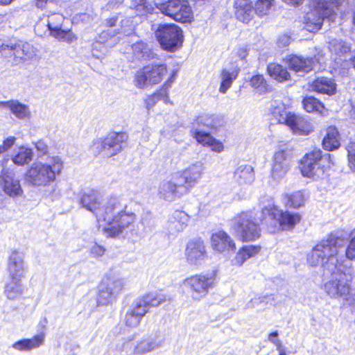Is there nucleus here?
Returning a JSON list of instances; mask_svg holds the SVG:
<instances>
[{
    "label": "nucleus",
    "mask_w": 355,
    "mask_h": 355,
    "mask_svg": "<svg viewBox=\"0 0 355 355\" xmlns=\"http://www.w3.org/2000/svg\"><path fill=\"white\" fill-rule=\"evenodd\" d=\"M189 193L187 187L183 183V179L176 173L162 181L158 187L159 198L170 202L180 199Z\"/></svg>",
    "instance_id": "f8f14e48"
},
{
    "label": "nucleus",
    "mask_w": 355,
    "mask_h": 355,
    "mask_svg": "<svg viewBox=\"0 0 355 355\" xmlns=\"http://www.w3.org/2000/svg\"><path fill=\"white\" fill-rule=\"evenodd\" d=\"M204 171L203 164L196 162L182 172L177 173L183 179V183L187 187L189 191L201 178Z\"/></svg>",
    "instance_id": "4be33fe9"
},
{
    "label": "nucleus",
    "mask_w": 355,
    "mask_h": 355,
    "mask_svg": "<svg viewBox=\"0 0 355 355\" xmlns=\"http://www.w3.org/2000/svg\"><path fill=\"white\" fill-rule=\"evenodd\" d=\"M268 74L279 82H284L290 78V73L286 68L277 63H270L268 65Z\"/></svg>",
    "instance_id": "e433bc0d"
},
{
    "label": "nucleus",
    "mask_w": 355,
    "mask_h": 355,
    "mask_svg": "<svg viewBox=\"0 0 355 355\" xmlns=\"http://www.w3.org/2000/svg\"><path fill=\"white\" fill-rule=\"evenodd\" d=\"M33 158V151L31 148L21 146L17 154L13 157L12 161L15 164L24 165L29 163Z\"/></svg>",
    "instance_id": "58836bf2"
},
{
    "label": "nucleus",
    "mask_w": 355,
    "mask_h": 355,
    "mask_svg": "<svg viewBox=\"0 0 355 355\" xmlns=\"http://www.w3.org/2000/svg\"><path fill=\"white\" fill-rule=\"evenodd\" d=\"M348 166L351 170L355 171V141L349 142L347 146Z\"/></svg>",
    "instance_id": "5fc2aeb1"
},
{
    "label": "nucleus",
    "mask_w": 355,
    "mask_h": 355,
    "mask_svg": "<svg viewBox=\"0 0 355 355\" xmlns=\"http://www.w3.org/2000/svg\"><path fill=\"white\" fill-rule=\"evenodd\" d=\"M279 334L277 331H273L270 333L268 335V340L271 342L272 343L275 344L277 340L279 339L277 338Z\"/></svg>",
    "instance_id": "774afa93"
},
{
    "label": "nucleus",
    "mask_w": 355,
    "mask_h": 355,
    "mask_svg": "<svg viewBox=\"0 0 355 355\" xmlns=\"http://www.w3.org/2000/svg\"><path fill=\"white\" fill-rule=\"evenodd\" d=\"M116 34L115 33V31L113 33H110L109 31H103L99 35L98 39L100 42H106L110 37L115 36Z\"/></svg>",
    "instance_id": "e2e57ef3"
},
{
    "label": "nucleus",
    "mask_w": 355,
    "mask_h": 355,
    "mask_svg": "<svg viewBox=\"0 0 355 355\" xmlns=\"http://www.w3.org/2000/svg\"><path fill=\"white\" fill-rule=\"evenodd\" d=\"M165 301V295L156 292L149 293L137 298L125 313V325L132 328L137 327L150 308L157 306Z\"/></svg>",
    "instance_id": "39448f33"
},
{
    "label": "nucleus",
    "mask_w": 355,
    "mask_h": 355,
    "mask_svg": "<svg viewBox=\"0 0 355 355\" xmlns=\"http://www.w3.org/2000/svg\"><path fill=\"white\" fill-rule=\"evenodd\" d=\"M340 145V136L338 130L334 126L329 127L322 140L323 148L330 151L337 149Z\"/></svg>",
    "instance_id": "473e14b6"
},
{
    "label": "nucleus",
    "mask_w": 355,
    "mask_h": 355,
    "mask_svg": "<svg viewBox=\"0 0 355 355\" xmlns=\"http://www.w3.org/2000/svg\"><path fill=\"white\" fill-rule=\"evenodd\" d=\"M260 247L257 245L244 246L239 250L233 260L234 264L241 266L248 259L259 253Z\"/></svg>",
    "instance_id": "f704fd0d"
},
{
    "label": "nucleus",
    "mask_w": 355,
    "mask_h": 355,
    "mask_svg": "<svg viewBox=\"0 0 355 355\" xmlns=\"http://www.w3.org/2000/svg\"><path fill=\"white\" fill-rule=\"evenodd\" d=\"M234 179L240 185L251 184L255 179L253 167L248 164L239 166L234 173Z\"/></svg>",
    "instance_id": "cd10ccee"
},
{
    "label": "nucleus",
    "mask_w": 355,
    "mask_h": 355,
    "mask_svg": "<svg viewBox=\"0 0 355 355\" xmlns=\"http://www.w3.org/2000/svg\"><path fill=\"white\" fill-rule=\"evenodd\" d=\"M213 284L211 277L200 274L186 278L182 285L193 300L200 301L207 295Z\"/></svg>",
    "instance_id": "ddd939ff"
},
{
    "label": "nucleus",
    "mask_w": 355,
    "mask_h": 355,
    "mask_svg": "<svg viewBox=\"0 0 355 355\" xmlns=\"http://www.w3.org/2000/svg\"><path fill=\"white\" fill-rule=\"evenodd\" d=\"M212 248L219 252H234L236 245L234 240L224 231H218L211 238Z\"/></svg>",
    "instance_id": "5701e85b"
},
{
    "label": "nucleus",
    "mask_w": 355,
    "mask_h": 355,
    "mask_svg": "<svg viewBox=\"0 0 355 355\" xmlns=\"http://www.w3.org/2000/svg\"><path fill=\"white\" fill-rule=\"evenodd\" d=\"M274 297L272 295H263L259 297L251 299L245 305V309H254L261 304H267L270 301H273Z\"/></svg>",
    "instance_id": "603ef678"
},
{
    "label": "nucleus",
    "mask_w": 355,
    "mask_h": 355,
    "mask_svg": "<svg viewBox=\"0 0 355 355\" xmlns=\"http://www.w3.org/2000/svg\"><path fill=\"white\" fill-rule=\"evenodd\" d=\"M346 257L349 260H355V235L351 238L345 250Z\"/></svg>",
    "instance_id": "6e6d98bb"
},
{
    "label": "nucleus",
    "mask_w": 355,
    "mask_h": 355,
    "mask_svg": "<svg viewBox=\"0 0 355 355\" xmlns=\"http://www.w3.org/2000/svg\"><path fill=\"white\" fill-rule=\"evenodd\" d=\"M51 35L54 37L63 40L68 43H71L77 40V36L71 31H64L62 28H59L52 33Z\"/></svg>",
    "instance_id": "de8ad7c7"
},
{
    "label": "nucleus",
    "mask_w": 355,
    "mask_h": 355,
    "mask_svg": "<svg viewBox=\"0 0 355 355\" xmlns=\"http://www.w3.org/2000/svg\"><path fill=\"white\" fill-rule=\"evenodd\" d=\"M311 88L318 93L331 95L336 91V83L331 78L320 77L311 83Z\"/></svg>",
    "instance_id": "7c9ffc66"
},
{
    "label": "nucleus",
    "mask_w": 355,
    "mask_h": 355,
    "mask_svg": "<svg viewBox=\"0 0 355 355\" xmlns=\"http://www.w3.org/2000/svg\"><path fill=\"white\" fill-rule=\"evenodd\" d=\"M340 0H309L310 10L304 17L305 27L309 32L320 29L324 18L335 14Z\"/></svg>",
    "instance_id": "20e7f679"
},
{
    "label": "nucleus",
    "mask_w": 355,
    "mask_h": 355,
    "mask_svg": "<svg viewBox=\"0 0 355 355\" xmlns=\"http://www.w3.org/2000/svg\"><path fill=\"white\" fill-rule=\"evenodd\" d=\"M236 54L237 55L241 58V59H244L246 58V56L248 55V49L247 48L246 46H239L238 49H237V51H236Z\"/></svg>",
    "instance_id": "69168bd1"
},
{
    "label": "nucleus",
    "mask_w": 355,
    "mask_h": 355,
    "mask_svg": "<svg viewBox=\"0 0 355 355\" xmlns=\"http://www.w3.org/2000/svg\"><path fill=\"white\" fill-rule=\"evenodd\" d=\"M234 6V15L238 20L248 24L253 18V6L249 0H236Z\"/></svg>",
    "instance_id": "a878e982"
},
{
    "label": "nucleus",
    "mask_w": 355,
    "mask_h": 355,
    "mask_svg": "<svg viewBox=\"0 0 355 355\" xmlns=\"http://www.w3.org/2000/svg\"><path fill=\"white\" fill-rule=\"evenodd\" d=\"M189 216L183 211H174L168 218L164 227L165 234L168 238H175L187 227Z\"/></svg>",
    "instance_id": "a211bd4d"
},
{
    "label": "nucleus",
    "mask_w": 355,
    "mask_h": 355,
    "mask_svg": "<svg viewBox=\"0 0 355 355\" xmlns=\"http://www.w3.org/2000/svg\"><path fill=\"white\" fill-rule=\"evenodd\" d=\"M176 72L175 71H173L171 77L166 81V83L163 85V88H162L159 92L154 94L153 96H150L146 100L147 107L153 106L156 100H162L164 102L167 103L169 101L168 95L167 93V89L171 87V84L175 79Z\"/></svg>",
    "instance_id": "2f4dec72"
},
{
    "label": "nucleus",
    "mask_w": 355,
    "mask_h": 355,
    "mask_svg": "<svg viewBox=\"0 0 355 355\" xmlns=\"http://www.w3.org/2000/svg\"><path fill=\"white\" fill-rule=\"evenodd\" d=\"M36 150L38 153V156L41 157L46 155L48 153L49 147L48 145L42 140H39L34 143Z\"/></svg>",
    "instance_id": "13d9d810"
},
{
    "label": "nucleus",
    "mask_w": 355,
    "mask_h": 355,
    "mask_svg": "<svg viewBox=\"0 0 355 355\" xmlns=\"http://www.w3.org/2000/svg\"><path fill=\"white\" fill-rule=\"evenodd\" d=\"M91 252L96 257H101L105 252V249L103 247L95 244L91 248Z\"/></svg>",
    "instance_id": "0e129e2a"
},
{
    "label": "nucleus",
    "mask_w": 355,
    "mask_h": 355,
    "mask_svg": "<svg viewBox=\"0 0 355 355\" xmlns=\"http://www.w3.org/2000/svg\"><path fill=\"white\" fill-rule=\"evenodd\" d=\"M3 109L9 110L13 115L21 120L28 119L31 116L29 106L17 100L0 101V110Z\"/></svg>",
    "instance_id": "b1692460"
},
{
    "label": "nucleus",
    "mask_w": 355,
    "mask_h": 355,
    "mask_svg": "<svg viewBox=\"0 0 355 355\" xmlns=\"http://www.w3.org/2000/svg\"><path fill=\"white\" fill-rule=\"evenodd\" d=\"M132 53L135 58L149 60L155 58V54L150 51L148 45L139 42L132 46Z\"/></svg>",
    "instance_id": "4c0bfd02"
},
{
    "label": "nucleus",
    "mask_w": 355,
    "mask_h": 355,
    "mask_svg": "<svg viewBox=\"0 0 355 355\" xmlns=\"http://www.w3.org/2000/svg\"><path fill=\"white\" fill-rule=\"evenodd\" d=\"M193 124L197 125V127L193 128H200L208 131L216 130L220 125V122L218 119L213 115H204L197 117Z\"/></svg>",
    "instance_id": "72a5a7b5"
},
{
    "label": "nucleus",
    "mask_w": 355,
    "mask_h": 355,
    "mask_svg": "<svg viewBox=\"0 0 355 355\" xmlns=\"http://www.w3.org/2000/svg\"><path fill=\"white\" fill-rule=\"evenodd\" d=\"M250 85L260 94L268 92V85L262 75L252 76L250 79Z\"/></svg>",
    "instance_id": "49530a36"
},
{
    "label": "nucleus",
    "mask_w": 355,
    "mask_h": 355,
    "mask_svg": "<svg viewBox=\"0 0 355 355\" xmlns=\"http://www.w3.org/2000/svg\"><path fill=\"white\" fill-rule=\"evenodd\" d=\"M128 136L123 132H111L104 139L95 141L92 146L94 154H102L110 157L120 153L127 140Z\"/></svg>",
    "instance_id": "9b49d317"
},
{
    "label": "nucleus",
    "mask_w": 355,
    "mask_h": 355,
    "mask_svg": "<svg viewBox=\"0 0 355 355\" xmlns=\"http://www.w3.org/2000/svg\"><path fill=\"white\" fill-rule=\"evenodd\" d=\"M334 164L329 153H323L315 149L306 153L301 160V171L304 177L314 180L322 179L326 172Z\"/></svg>",
    "instance_id": "423d86ee"
},
{
    "label": "nucleus",
    "mask_w": 355,
    "mask_h": 355,
    "mask_svg": "<svg viewBox=\"0 0 355 355\" xmlns=\"http://www.w3.org/2000/svg\"><path fill=\"white\" fill-rule=\"evenodd\" d=\"M343 306L348 308L351 313L355 312V288L352 287L349 289V293L345 297L342 298Z\"/></svg>",
    "instance_id": "864d4df0"
},
{
    "label": "nucleus",
    "mask_w": 355,
    "mask_h": 355,
    "mask_svg": "<svg viewBox=\"0 0 355 355\" xmlns=\"http://www.w3.org/2000/svg\"><path fill=\"white\" fill-rule=\"evenodd\" d=\"M272 3L270 0H258L254 9V14L257 13L259 16H263L268 13Z\"/></svg>",
    "instance_id": "8fccbe9b"
},
{
    "label": "nucleus",
    "mask_w": 355,
    "mask_h": 355,
    "mask_svg": "<svg viewBox=\"0 0 355 355\" xmlns=\"http://www.w3.org/2000/svg\"><path fill=\"white\" fill-rule=\"evenodd\" d=\"M130 7L135 9L139 15L150 13L154 10L153 6L146 0H132Z\"/></svg>",
    "instance_id": "c03bdc74"
},
{
    "label": "nucleus",
    "mask_w": 355,
    "mask_h": 355,
    "mask_svg": "<svg viewBox=\"0 0 355 355\" xmlns=\"http://www.w3.org/2000/svg\"><path fill=\"white\" fill-rule=\"evenodd\" d=\"M125 282L123 279L106 277L99 285L97 302L105 305L112 302L117 295L123 289Z\"/></svg>",
    "instance_id": "dca6fc26"
},
{
    "label": "nucleus",
    "mask_w": 355,
    "mask_h": 355,
    "mask_svg": "<svg viewBox=\"0 0 355 355\" xmlns=\"http://www.w3.org/2000/svg\"><path fill=\"white\" fill-rule=\"evenodd\" d=\"M290 156L291 150L288 148V147H279L275 153L272 162L283 165L285 164L287 165V167H289Z\"/></svg>",
    "instance_id": "a18cd8bd"
},
{
    "label": "nucleus",
    "mask_w": 355,
    "mask_h": 355,
    "mask_svg": "<svg viewBox=\"0 0 355 355\" xmlns=\"http://www.w3.org/2000/svg\"><path fill=\"white\" fill-rule=\"evenodd\" d=\"M167 73L164 64H151L138 71L135 75V85L143 88L148 85L157 84Z\"/></svg>",
    "instance_id": "2eb2a0df"
},
{
    "label": "nucleus",
    "mask_w": 355,
    "mask_h": 355,
    "mask_svg": "<svg viewBox=\"0 0 355 355\" xmlns=\"http://www.w3.org/2000/svg\"><path fill=\"white\" fill-rule=\"evenodd\" d=\"M64 168V162L60 156H49L45 162L31 164L26 173V181L36 187L47 186L55 180Z\"/></svg>",
    "instance_id": "7ed1b4c3"
},
{
    "label": "nucleus",
    "mask_w": 355,
    "mask_h": 355,
    "mask_svg": "<svg viewBox=\"0 0 355 355\" xmlns=\"http://www.w3.org/2000/svg\"><path fill=\"white\" fill-rule=\"evenodd\" d=\"M288 170L289 167H287V165L272 162L270 169L271 180L275 184L279 183L285 177Z\"/></svg>",
    "instance_id": "ea45409f"
},
{
    "label": "nucleus",
    "mask_w": 355,
    "mask_h": 355,
    "mask_svg": "<svg viewBox=\"0 0 355 355\" xmlns=\"http://www.w3.org/2000/svg\"><path fill=\"white\" fill-rule=\"evenodd\" d=\"M0 187L11 198L21 196L23 193L19 180L16 177L15 172L9 168H3L1 171Z\"/></svg>",
    "instance_id": "6ab92c4d"
},
{
    "label": "nucleus",
    "mask_w": 355,
    "mask_h": 355,
    "mask_svg": "<svg viewBox=\"0 0 355 355\" xmlns=\"http://www.w3.org/2000/svg\"><path fill=\"white\" fill-rule=\"evenodd\" d=\"M263 220L266 223H270L275 231L276 229L289 230L300 221L301 217L297 213L282 211L272 204H269L262 209Z\"/></svg>",
    "instance_id": "9d476101"
},
{
    "label": "nucleus",
    "mask_w": 355,
    "mask_h": 355,
    "mask_svg": "<svg viewBox=\"0 0 355 355\" xmlns=\"http://www.w3.org/2000/svg\"><path fill=\"white\" fill-rule=\"evenodd\" d=\"M191 133L196 141L204 146H208L214 139L209 132L200 128H192Z\"/></svg>",
    "instance_id": "79ce46f5"
},
{
    "label": "nucleus",
    "mask_w": 355,
    "mask_h": 355,
    "mask_svg": "<svg viewBox=\"0 0 355 355\" xmlns=\"http://www.w3.org/2000/svg\"><path fill=\"white\" fill-rule=\"evenodd\" d=\"M64 19V16L59 13H55L49 16L48 18L47 26L51 33L61 28Z\"/></svg>",
    "instance_id": "09e8293b"
},
{
    "label": "nucleus",
    "mask_w": 355,
    "mask_h": 355,
    "mask_svg": "<svg viewBox=\"0 0 355 355\" xmlns=\"http://www.w3.org/2000/svg\"><path fill=\"white\" fill-rule=\"evenodd\" d=\"M80 203L92 211L98 223L105 222L104 233L107 237L126 236L135 234L136 215L126 211V205L117 197H111L103 203L98 194L90 191L83 194Z\"/></svg>",
    "instance_id": "f03ea898"
},
{
    "label": "nucleus",
    "mask_w": 355,
    "mask_h": 355,
    "mask_svg": "<svg viewBox=\"0 0 355 355\" xmlns=\"http://www.w3.org/2000/svg\"><path fill=\"white\" fill-rule=\"evenodd\" d=\"M291 42L290 36L287 35H282L279 36L277 40V45L280 48H284L289 45Z\"/></svg>",
    "instance_id": "052dcab7"
},
{
    "label": "nucleus",
    "mask_w": 355,
    "mask_h": 355,
    "mask_svg": "<svg viewBox=\"0 0 355 355\" xmlns=\"http://www.w3.org/2000/svg\"><path fill=\"white\" fill-rule=\"evenodd\" d=\"M208 147H210L212 151L216 153H221L224 150L223 144L218 139L214 138L213 141L209 144Z\"/></svg>",
    "instance_id": "bf43d9fd"
},
{
    "label": "nucleus",
    "mask_w": 355,
    "mask_h": 355,
    "mask_svg": "<svg viewBox=\"0 0 355 355\" xmlns=\"http://www.w3.org/2000/svg\"><path fill=\"white\" fill-rule=\"evenodd\" d=\"M316 60L314 58H304L297 55H289L286 63L289 68L296 72H309L313 69Z\"/></svg>",
    "instance_id": "393cba45"
},
{
    "label": "nucleus",
    "mask_w": 355,
    "mask_h": 355,
    "mask_svg": "<svg viewBox=\"0 0 355 355\" xmlns=\"http://www.w3.org/2000/svg\"><path fill=\"white\" fill-rule=\"evenodd\" d=\"M156 39L162 48L168 51H175L183 42V31L174 24H160L153 25Z\"/></svg>",
    "instance_id": "1a4fd4ad"
},
{
    "label": "nucleus",
    "mask_w": 355,
    "mask_h": 355,
    "mask_svg": "<svg viewBox=\"0 0 355 355\" xmlns=\"http://www.w3.org/2000/svg\"><path fill=\"white\" fill-rule=\"evenodd\" d=\"M240 71V69L236 66L231 68H224L220 73V85L219 92L225 94L231 87L232 83L236 79Z\"/></svg>",
    "instance_id": "c85d7f7f"
},
{
    "label": "nucleus",
    "mask_w": 355,
    "mask_h": 355,
    "mask_svg": "<svg viewBox=\"0 0 355 355\" xmlns=\"http://www.w3.org/2000/svg\"><path fill=\"white\" fill-rule=\"evenodd\" d=\"M187 263L193 266L201 265L207 258V252L204 241L194 239L187 243L184 251Z\"/></svg>",
    "instance_id": "f3484780"
},
{
    "label": "nucleus",
    "mask_w": 355,
    "mask_h": 355,
    "mask_svg": "<svg viewBox=\"0 0 355 355\" xmlns=\"http://www.w3.org/2000/svg\"><path fill=\"white\" fill-rule=\"evenodd\" d=\"M26 286L21 279H9L6 283L3 293L9 300L19 299L25 292Z\"/></svg>",
    "instance_id": "bb28decb"
},
{
    "label": "nucleus",
    "mask_w": 355,
    "mask_h": 355,
    "mask_svg": "<svg viewBox=\"0 0 355 355\" xmlns=\"http://www.w3.org/2000/svg\"><path fill=\"white\" fill-rule=\"evenodd\" d=\"M133 31L132 20L130 17H124L120 20V28L115 31L116 34L129 35Z\"/></svg>",
    "instance_id": "3c124183"
},
{
    "label": "nucleus",
    "mask_w": 355,
    "mask_h": 355,
    "mask_svg": "<svg viewBox=\"0 0 355 355\" xmlns=\"http://www.w3.org/2000/svg\"><path fill=\"white\" fill-rule=\"evenodd\" d=\"M273 116L279 123L287 125L298 135H307L313 131L311 123L300 114L288 111L283 103H278L272 110Z\"/></svg>",
    "instance_id": "6e6552de"
},
{
    "label": "nucleus",
    "mask_w": 355,
    "mask_h": 355,
    "mask_svg": "<svg viewBox=\"0 0 355 355\" xmlns=\"http://www.w3.org/2000/svg\"><path fill=\"white\" fill-rule=\"evenodd\" d=\"M119 15H115L114 17H112L107 19L106 20V26L110 28L115 26L119 20Z\"/></svg>",
    "instance_id": "338daca9"
},
{
    "label": "nucleus",
    "mask_w": 355,
    "mask_h": 355,
    "mask_svg": "<svg viewBox=\"0 0 355 355\" xmlns=\"http://www.w3.org/2000/svg\"><path fill=\"white\" fill-rule=\"evenodd\" d=\"M7 270L9 279H23L27 272V267L21 252L12 250L8 257Z\"/></svg>",
    "instance_id": "aec40b11"
},
{
    "label": "nucleus",
    "mask_w": 355,
    "mask_h": 355,
    "mask_svg": "<svg viewBox=\"0 0 355 355\" xmlns=\"http://www.w3.org/2000/svg\"><path fill=\"white\" fill-rule=\"evenodd\" d=\"M232 228L239 239L253 241L261 235L259 224L253 211H242L232 220Z\"/></svg>",
    "instance_id": "0eeeda50"
},
{
    "label": "nucleus",
    "mask_w": 355,
    "mask_h": 355,
    "mask_svg": "<svg viewBox=\"0 0 355 355\" xmlns=\"http://www.w3.org/2000/svg\"><path fill=\"white\" fill-rule=\"evenodd\" d=\"M125 0H110L106 5L107 10H113L120 8Z\"/></svg>",
    "instance_id": "680f3d73"
},
{
    "label": "nucleus",
    "mask_w": 355,
    "mask_h": 355,
    "mask_svg": "<svg viewBox=\"0 0 355 355\" xmlns=\"http://www.w3.org/2000/svg\"><path fill=\"white\" fill-rule=\"evenodd\" d=\"M10 50L16 60H29L37 55V50L33 45L28 42L14 45L2 44L0 47L1 51Z\"/></svg>",
    "instance_id": "412c9836"
},
{
    "label": "nucleus",
    "mask_w": 355,
    "mask_h": 355,
    "mask_svg": "<svg viewBox=\"0 0 355 355\" xmlns=\"http://www.w3.org/2000/svg\"><path fill=\"white\" fill-rule=\"evenodd\" d=\"M284 200L287 207L297 208L304 205L305 198L302 191H299L291 195L286 194Z\"/></svg>",
    "instance_id": "a19ab883"
},
{
    "label": "nucleus",
    "mask_w": 355,
    "mask_h": 355,
    "mask_svg": "<svg viewBox=\"0 0 355 355\" xmlns=\"http://www.w3.org/2000/svg\"><path fill=\"white\" fill-rule=\"evenodd\" d=\"M16 138L15 137H8L3 140V144L0 145V155L11 148L15 144Z\"/></svg>",
    "instance_id": "4d7b16f0"
},
{
    "label": "nucleus",
    "mask_w": 355,
    "mask_h": 355,
    "mask_svg": "<svg viewBox=\"0 0 355 355\" xmlns=\"http://www.w3.org/2000/svg\"><path fill=\"white\" fill-rule=\"evenodd\" d=\"M162 340L157 334L144 336L141 340L133 341V338H128L123 343L122 350L133 355H144L162 346Z\"/></svg>",
    "instance_id": "4468645a"
},
{
    "label": "nucleus",
    "mask_w": 355,
    "mask_h": 355,
    "mask_svg": "<svg viewBox=\"0 0 355 355\" xmlns=\"http://www.w3.org/2000/svg\"><path fill=\"white\" fill-rule=\"evenodd\" d=\"M45 336L40 334L32 338H26L18 340L12 345V348L18 351H30L38 348L44 342Z\"/></svg>",
    "instance_id": "c756f323"
},
{
    "label": "nucleus",
    "mask_w": 355,
    "mask_h": 355,
    "mask_svg": "<svg viewBox=\"0 0 355 355\" xmlns=\"http://www.w3.org/2000/svg\"><path fill=\"white\" fill-rule=\"evenodd\" d=\"M345 243L343 237L331 234L326 239L316 244L306 257L310 266H320L324 274L331 275L322 288L324 293L332 300H342L352 287L351 266L347 267L338 254L339 250L344 246Z\"/></svg>",
    "instance_id": "f257e3e1"
},
{
    "label": "nucleus",
    "mask_w": 355,
    "mask_h": 355,
    "mask_svg": "<svg viewBox=\"0 0 355 355\" xmlns=\"http://www.w3.org/2000/svg\"><path fill=\"white\" fill-rule=\"evenodd\" d=\"M304 109L307 112H322L323 104L313 96H306L302 101Z\"/></svg>",
    "instance_id": "37998d69"
},
{
    "label": "nucleus",
    "mask_w": 355,
    "mask_h": 355,
    "mask_svg": "<svg viewBox=\"0 0 355 355\" xmlns=\"http://www.w3.org/2000/svg\"><path fill=\"white\" fill-rule=\"evenodd\" d=\"M329 49L333 55L342 57L350 51L351 46L341 39H334L329 42Z\"/></svg>",
    "instance_id": "c9c22d12"
}]
</instances>
